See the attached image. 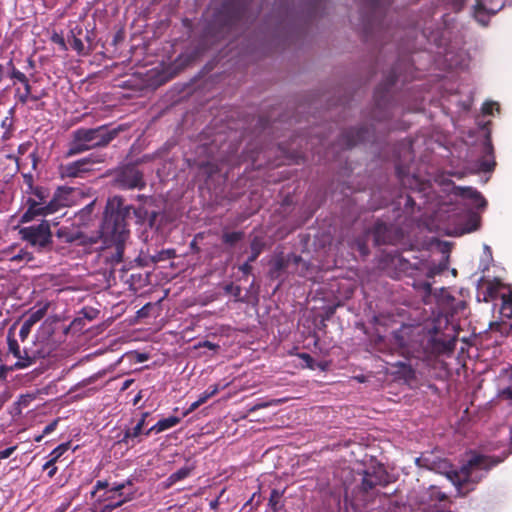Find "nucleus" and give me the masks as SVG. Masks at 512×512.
Masks as SVG:
<instances>
[{"label":"nucleus","instance_id":"f257e3e1","mask_svg":"<svg viewBox=\"0 0 512 512\" xmlns=\"http://www.w3.org/2000/svg\"><path fill=\"white\" fill-rule=\"evenodd\" d=\"M395 344L407 357L424 358L431 354L452 352L456 345V336L431 330L426 332L422 327L403 326L394 334Z\"/></svg>","mask_w":512,"mask_h":512},{"label":"nucleus","instance_id":"f03ea898","mask_svg":"<svg viewBox=\"0 0 512 512\" xmlns=\"http://www.w3.org/2000/svg\"><path fill=\"white\" fill-rule=\"evenodd\" d=\"M134 214L140 218V212L129 205H124L120 198H114L108 202L103 223L101 225V237L108 247H113V252L107 259L112 265L122 261L124 244L129 237L126 219Z\"/></svg>","mask_w":512,"mask_h":512},{"label":"nucleus","instance_id":"7ed1b4c3","mask_svg":"<svg viewBox=\"0 0 512 512\" xmlns=\"http://www.w3.org/2000/svg\"><path fill=\"white\" fill-rule=\"evenodd\" d=\"M420 467H426L429 470L445 472L451 482L457 487L459 493H466L472 488L470 484L478 483L497 462L491 458L471 453L459 471H446L448 464L446 461L436 462L430 459V456H421L416 460Z\"/></svg>","mask_w":512,"mask_h":512},{"label":"nucleus","instance_id":"20e7f679","mask_svg":"<svg viewBox=\"0 0 512 512\" xmlns=\"http://www.w3.org/2000/svg\"><path fill=\"white\" fill-rule=\"evenodd\" d=\"M451 34V28L447 25L435 30H431L430 27L423 29V36L439 49H443L438 53L443 55L444 62L449 69H465L469 64V56L465 50L451 42Z\"/></svg>","mask_w":512,"mask_h":512},{"label":"nucleus","instance_id":"39448f33","mask_svg":"<svg viewBox=\"0 0 512 512\" xmlns=\"http://www.w3.org/2000/svg\"><path fill=\"white\" fill-rule=\"evenodd\" d=\"M116 135V130H108L105 126L79 128L72 132V140L69 143L66 156L72 157L93 148L107 146Z\"/></svg>","mask_w":512,"mask_h":512},{"label":"nucleus","instance_id":"423d86ee","mask_svg":"<svg viewBox=\"0 0 512 512\" xmlns=\"http://www.w3.org/2000/svg\"><path fill=\"white\" fill-rule=\"evenodd\" d=\"M64 202L57 194L51 195L48 188L36 186L31 193L27 194V210L21 216V222H29L35 217L51 215L64 207Z\"/></svg>","mask_w":512,"mask_h":512},{"label":"nucleus","instance_id":"0eeeda50","mask_svg":"<svg viewBox=\"0 0 512 512\" xmlns=\"http://www.w3.org/2000/svg\"><path fill=\"white\" fill-rule=\"evenodd\" d=\"M19 235L38 252L45 251L52 245V233L47 221L20 228Z\"/></svg>","mask_w":512,"mask_h":512},{"label":"nucleus","instance_id":"6e6552de","mask_svg":"<svg viewBox=\"0 0 512 512\" xmlns=\"http://www.w3.org/2000/svg\"><path fill=\"white\" fill-rule=\"evenodd\" d=\"M104 162V157L98 154H90L71 163L62 164L59 174L62 178H83L93 170V165Z\"/></svg>","mask_w":512,"mask_h":512},{"label":"nucleus","instance_id":"1a4fd4ad","mask_svg":"<svg viewBox=\"0 0 512 512\" xmlns=\"http://www.w3.org/2000/svg\"><path fill=\"white\" fill-rule=\"evenodd\" d=\"M366 29L372 33L382 27V16L391 0H361Z\"/></svg>","mask_w":512,"mask_h":512},{"label":"nucleus","instance_id":"9d476101","mask_svg":"<svg viewBox=\"0 0 512 512\" xmlns=\"http://www.w3.org/2000/svg\"><path fill=\"white\" fill-rule=\"evenodd\" d=\"M9 352L17 358V361L12 365V369H25L36 363V360L45 357V353L40 351L29 352L26 349L21 350L16 339L10 335L7 338Z\"/></svg>","mask_w":512,"mask_h":512},{"label":"nucleus","instance_id":"9b49d317","mask_svg":"<svg viewBox=\"0 0 512 512\" xmlns=\"http://www.w3.org/2000/svg\"><path fill=\"white\" fill-rule=\"evenodd\" d=\"M115 182L120 188L123 189H141L145 185L143 174L134 164H128L121 167L116 172Z\"/></svg>","mask_w":512,"mask_h":512},{"label":"nucleus","instance_id":"f8f14e48","mask_svg":"<svg viewBox=\"0 0 512 512\" xmlns=\"http://www.w3.org/2000/svg\"><path fill=\"white\" fill-rule=\"evenodd\" d=\"M454 190L457 196H460L461 198L466 200L467 204L472 207L483 209L487 204L484 197L476 189H473L471 187L459 186L455 187Z\"/></svg>","mask_w":512,"mask_h":512},{"label":"nucleus","instance_id":"ddd939ff","mask_svg":"<svg viewBox=\"0 0 512 512\" xmlns=\"http://www.w3.org/2000/svg\"><path fill=\"white\" fill-rule=\"evenodd\" d=\"M399 75L395 70L387 77L385 82L381 84L375 91V103L377 109L381 110L388 105V90L398 80Z\"/></svg>","mask_w":512,"mask_h":512},{"label":"nucleus","instance_id":"4468645a","mask_svg":"<svg viewBox=\"0 0 512 512\" xmlns=\"http://www.w3.org/2000/svg\"><path fill=\"white\" fill-rule=\"evenodd\" d=\"M368 130L361 128H351L343 132L341 136V146L344 148H352L356 144L367 139Z\"/></svg>","mask_w":512,"mask_h":512},{"label":"nucleus","instance_id":"2eb2a0df","mask_svg":"<svg viewBox=\"0 0 512 512\" xmlns=\"http://www.w3.org/2000/svg\"><path fill=\"white\" fill-rule=\"evenodd\" d=\"M502 7L501 0H476L474 6V15L477 21L484 23L482 16L484 13L495 14Z\"/></svg>","mask_w":512,"mask_h":512},{"label":"nucleus","instance_id":"dca6fc26","mask_svg":"<svg viewBox=\"0 0 512 512\" xmlns=\"http://www.w3.org/2000/svg\"><path fill=\"white\" fill-rule=\"evenodd\" d=\"M46 312H47V307L44 306L35 311H32L29 314V316L23 322V324L20 328V331H19V336H20L21 340L24 341L28 337L29 333L31 332L32 327L45 316Z\"/></svg>","mask_w":512,"mask_h":512},{"label":"nucleus","instance_id":"f3484780","mask_svg":"<svg viewBox=\"0 0 512 512\" xmlns=\"http://www.w3.org/2000/svg\"><path fill=\"white\" fill-rule=\"evenodd\" d=\"M143 428L141 423H137L133 428H128L125 430L123 437L119 440V443L125 444L126 446L134 447L137 443L141 441L140 436L143 432Z\"/></svg>","mask_w":512,"mask_h":512},{"label":"nucleus","instance_id":"a211bd4d","mask_svg":"<svg viewBox=\"0 0 512 512\" xmlns=\"http://www.w3.org/2000/svg\"><path fill=\"white\" fill-rule=\"evenodd\" d=\"M180 422V418L176 416H170L168 418H164L159 420L155 425L145 431V435L149 436L151 433H161L166 431L174 426H176Z\"/></svg>","mask_w":512,"mask_h":512},{"label":"nucleus","instance_id":"6ab92c4d","mask_svg":"<svg viewBox=\"0 0 512 512\" xmlns=\"http://www.w3.org/2000/svg\"><path fill=\"white\" fill-rule=\"evenodd\" d=\"M383 482V474L381 473H369L366 472L362 479V490L368 492L377 485H381Z\"/></svg>","mask_w":512,"mask_h":512},{"label":"nucleus","instance_id":"aec40b11","mask_svg":"<svg viewBox=\"0 0 512 512\" xmlns=\"http://www.w3.org/2000/svg\"><path fill=\"white\" fill-rule=\"evenodd\" d=\"M398 177L403 186L411 189L425 190V183L421 182L417 177L404 175L402 170L398 169Z\"/></svg>","mask_w":512,"mask_h":512},{"label":"nucleus","instance_id":"412c9836","mask_svg":"<svg viewBox=\"0 0 512 512\" xmlns=\"http://www.w3.org/2000/svg\"><path fill=\"white\" fill-rule=\"evenodd\" d=\"M388 227L385 223H376L373 229L375 242L378 245L386 244L390 241L389 236L387 235Z\"/></svg>","mask_w":512,"mask_h":512},{"label":"nucleus","instance_id":"4be33fe9","mask_svg":"<svg viewBox=\"0 0 512 512\" xmlns=\"http://www.w3.org/2000/svg\"><path fill=\"white\" fill-rule=\"evenodd\" d=\"M68 448H69L68 443L60 444L59 446H57L50 453L51 459L44 464L43 469L46 470L48 467L53 466V464H55V462L63 455V453L68 450Z\"/></svg>","mask_w":512,"mask_h":512},{"label":"nucleus","instance_id":"5701e85b","mask_svg":"<svg viewBox=\"0 0 512 512\" xmlns=\"http://www.w3.org/2000/svg\"><path fill=\"white\" fill-rule=\"evenodd\" d=\"M6 73L13 80L18 82H26V75L16 69L12 60H9L6 64Z\"/></svg>","mask_w":512,"mask_h":512},{"label":"nucleus","instance_id":"b1692460","mask_svg":"<svg viewBox=\"0 0 512 512\" xmlns=\"http://www.w3.org/2000/svg\"><path fill=\"white\" fill-rule=\"evenodd\" d=\"M193 470V466H185L177 470L176 472L172 473L168 477V481L170 484H174L178 481H181L185 478H187Z\"/></svg>","mask_w":512,"mask_h":512},{"label":"nucleus","instance_id":"393cba45","mask_svg":"<svg viewBox=\"0 0 512 512\" xmlns=\"http://www.w3.org/2000/svg\"><path fill=\"white\" fill-rule=\"evenodd\" d=\"M134 497H135V492H130L129 494H127L125 496V498L120 499L119 503H108V504L104 505L100 512H112L113 510L121 507L126 502L133 500Z\"/></svg>","mask_w":512,"mask_h":512},{"label":"nucleus","instance_id":"a878e982","mask_svg":"<svg viewBox=\"0 0 512 512\" xmlns=\"http://www.w3.org/2000/svg\"><path fill=\"white\" fill-rule=\"evenodd\" d=\"M244 237V233L241 231H235V232H225L222 236V240L224 243L229 245H234L238 241L242 240Z\"/></svg>","mask_w":512,"mask_h":512},{"label":"nucleus","instance_id":"bb28decb","mask_svg":"<svg viewBox=\"0 0 512 512\" xmlns=\"http://www.w3.org/2000/svg\"><path fill=\"white\" fill-rule=\"evenodd\" d=\"M132 485V482L131 480H127L123 483H119V484H115L113 485L109 492H115V493H118V496L120 497V499H123L125 498V496L127 494H129L131 491L129 492H125L124 490L126 489L127 486H131Z\"/></svg>","mask_w":512,"mask_h":512},{"label":"nucleus","instance_id":"cd10ccee","mask_svg":"<svg viewBox=\"0 0 512 512\" xmlns=\"http://www.w3.org/2000/svg\"><path fill=\"white\" fill-rule=\"evenodd\" d=\"M280 498H281V493L278 490L273 489L271 491L270 498H269V506L275 512L279 511L280 508L282 507V505L280 504Z\"/></svg>","mask_w":512,"mask_h":512},{"label":"nucleus","instance_id":"c85d7f7f","mask_svg":"<svg viewBox=\"0 0 512 512\" xmlns=\"http://www.w3.org/2000/svg\"><path fill=\"white\" fill-rule=\"evenodd\" d=\"M219 391L218 385L210 386L206 391H204L198 398V400L204 404L209 398L213 397Z\"/></svg>","mask_w":512,"mask_h":512},{"label":"nucleus","instance_id":"c756f323","mask_svg":"<svg viewBox=\"0 0 512 512\" xmlns=\"http://www.w3.org/2000/svg\"><path fill=\"white\" fill-rule=\"evenodd\" d=\"M261 244L254 239L251 243V255L248 257L249 262H254L261 253Z\"/></svg>","mask_w":512,"mask_h":512},{"label":"nucleus","instance_id":"7c9ffc66","mask_svg":"<svg viewBox=\"0 0 512 512\" xmlns=\"http://www.w3.org/2000/svg\"><path fill=\"white\" fill-rule=\"evenodd\" d=\"M448 267L447 261L443 260L438 265H433L429 268L428 276L433 277L434 275L440 274Z\"/></svg>","mask_w":512,"mask_h":512},{"label":"nucleus","instance_id":"2f4dec72","mask_svg":"<svg viewBox=\"0 0 512 512\" xmlns=\"http://www.w3.org/2000/svg\"><path fill=\"white\" fill-rule=\"evenodd\" d=\"M34 259L32 253L21 250L17 255L12 257V261H25L26 263L31 262Z\"/></svg>","mask_w":512,"mask_h":512},{"label":"nucleus","instance_id":"473e14b6","mask_svg":"<svg viewBox=\"0 0 512 512\" xmlns=\"http://www.w3.org/2000/svg\"><path fill=\"white\" fill-rule=\"evenodd\" d=\"M21 83L24 85V93L19 96V101L25 104L31 95V85L29 84L28 78H26V82Z\"/></svg>","mask_w":512,"mask_h":512},{"label":"nucleus","instance_id":"72a5a7b5","mask_svg":"<svg viewBox=\"0 0 512 512\" xmlns=\"http://www.w3.org/2000/svg\"><path fill=\"white\" fill-rule=\"evenodd\" d=\"M174 257H175L174 250L168 249V250H163V251L159 252L157 256L153 257V261L159 262V261L171 259Z\"/></svg>","mask_w":512,"mask_h":512},{"label":"nucleus","instance_id":"f704fd0d","mask_svg":"<svg viewBox=\"0 0 512 512\" xmlns=\"http://www.w3.org/2000/svg\"><path fill=\"white\" fill-rule=\"evenodd\" d=\"M447 6H449L453 11H459L462 9L466 0H443Z\"/></svg>","mask_w":512,"mask_h":512},{"label":"nucleus","instance_id":"c9c22d12","mask_svg":"<svg viewBox=\"0 0 512 512\" xmlns=\"http://www.w3.org/2000/svg\"><path fill=\"white\" fill-rule=\"evenodd\" d=\"M494 166H495V161L494 160H487V159H482L480 161V170L483 171V172H490L494 169Z\"/></svg>","mask_w":512,"mask_h":512},{"label":"nucleus","instance_id":"e433bc0d","mask_svg":"<svg viewBox=\"0 0 512 512\" xmlns=\"http://www.w3.org/2000/svg\"><path fill=\"white\" fill-rule=\"evenodd\" d=\"M24 182L26 184L25 194H29L36 188V186H33V177L30 174L24 175Z\"/></svg>","mask_w":512,"mask_h":512},{"label":"nucleus","instance_id":"4c0bfd02","mask_svg":"<svg viewBox=\"0 0 512 512\" xmlns=\"http://www.w3.org/2000/svg\"><path fill=\"white\" fill-rule=\"evenodd\" d=\"M224 289L226 293L232 294L236 298L241 294V288L239 286H235L232 283L226 285Z\"/></svg>","mask_w":512,"mask_h":512},{"label":"nucleus","instance_id":"58836bf2","mask_svg":"<svg viewBox=\"0 0 512 512\" xmlns=\"http://www.w3.org/2000/svg\"><path fill=\"white\" fill-rule=\"evenodd\" d=\"M278 403V401H270V402H261V403H257L255 405H253L250 409H249V412H255L259 409H262V408H266V407H269L271 405H274Z\"/></svg>","mask_w":512,"mask_h":512},{"label":"nucleus","instance_id":"ea45409f","mask_svg":"<svg viewBox=\"0 0 512 512\" xmlns=\"http://www.w3.org/2000/svg\"><path fill=\"white\" fill-rule=\"evenodd\" d=\"M71 46L73 47L74 50H76L79 53H81L84 50L83 42L81 41V39H79L75 36H73Z\"/></svg>","mask_w":512,"mask_h":512},{"label":"nucleus","instance_id":"a19ab883","mask_svg":"<svg viewBox=\"0 0 512 512\" xmlns=\"http://www.w3.org/2000/svg\"><path fill=\"white\" fill-rule=\"evenodd\" d=\"M16 449H17V446H12L5 450L0 451V460L2 461L4 459L10 457Z\"/></svg>","mask_w":512,"mask_h":512},{"label":"nucleus","instance_id":"79ce46f5","mask_svg":"<svg viewBox=\"0 0 512 512\" xmlns=\"http://www.w3.org/2000/svg\"><path fill=\"white\" fill-rule=\"evenodd\" d=\"M58 422H59V419H55L50 424H48L43 430V435H48V434L52 433L56 429Z\"/></svg>","mask_w":512,"mask_h":512},{"label":"nucleus","instance_id":"37998d69","mask_svg":"<svg viewBox=\"0 0 512 512\" xmlns=\"http://www.w3.org/2000/svg\"><path fill=\"white\" fill-rule=\"evenodd\" d=\"M197 347L208 348L210 350H217L219 348V345L206 340V341L200 342Z\"/></svg>","mask_w":512,"mask_h":512},{"label":"nucleus","instance_id":"c03bdc74","mask_svg":"<svg viewBox=\"0 0 512 512\" xmlns=\"http://www.w3.org/2000/svg\"><path fill=\"white\" fill-rule=\"evenodd\" d=\"M251 263H252V262H249V259H248L245 263H243V264L239 267V270H240L243 274H245V275L250 274V273H251V271H252Z\"/></svg>","mask_w":512,"mask_h":512},{"label":"nucleus","instance_id":"a18cd8bd","mask_svg":"<svg viewBox=\"0 0 512 512\" xmlns=\"http://www.w3.org/2000/svg\"><path fill=\"white\" fill-rule=\"evenodd\" d=\"M494 106H497L496 102H486L483 105V108H482L483 113L487 114V115H491L492 114V109H493Z\"/></svg>","mask_w":512,"mask_h":512},{"label":"nucleus","instance_id":"49530a36","mask_svg":"<svg viewBox=\"0 0 512 512\" xmlns=\"http://www.w3.org/2000/svg\"><path fill=\"white\" fill-rule=\"evenodd\" d=\"M33 399L34 396L31 394L21 395L19 403L23 406H28Z\"/></svg>","mask_w":512,"mask_h":512},{"label":"nucleus","instance_id":"de8ad7c7","mask_svg":"<svg viewBox=\"0 0 512 512\" xmlns=\"http://www.w3.org/2000/svg\"><path fill=\"white\" fill-rule=\"evenodd\" d=\"M109 486V483L107 481H97L94 487V491L92 492V495L96 493L98 490L105 489Z\"/></svg>","mask_w":512,"mask_h":512},{"label":"nucleus","instance_id":"09e8293b","mask_svg":"<svg viewBox=\"0 0 512 512\" xmlns=\"http://www.w3.org/2000/svg\"><path fill=\"white\" fill-rule=\"evenodd\" d=\"M15 369H12V365L11 366H6V365H0V378H5L6 377V374L9 372V371H14Z\"/></svg>","mask_w":512,"mask_h":512},{"label":"nucleus","instance_id":"8fccbe9b","mask_svg":"<svg viewBox=\"0 0 512 512\" xmlns=\"http://www.w3.org/2000/svg\"><path fill=\"white\" fill-rule=\"evenodd\" d=\"M95 206V201L89 203L88 205H86L82 210H81V213L82 214H85V215H89L92 213L93 211V208Z\"/></svg>","mask_w":512,"mask_h":512},{"label":"nucleus","instance_id":"3c124183","mask_svg":"<svg viewBox=\"0 0 512 512\" xmlns=\"http://www.w3.org/2000/svg\"><path fill=\"white\" fill-rule=\"evenodd\" d=\"M484 150L487 155L493 154V147L489 140H486L485 145H484Z\"/></svg>","mask_w":512,"mask_h":512},{"label":"nucleus","instance_id":"603ef678","mask_svg":"<svg viewBox=\"0 0 512 512\" xmlns=\"http://www.w3.org/2000/svg\"><path fill=\"white\" fill-rule=\"evenodd\" d=\"M240 18H241V13H240V12H237L233 17H231V18L229 19V22H228V24H227V25H229V26L234 25V24H235V22H236L237 20H239Z\"/></svg>","mask_w":512,"mask_h":512},{"label":"nucleus","instance_id":"864d4df0","mask_svg":"<svg viewBox=\"0 0 512 512\" xmlns=\"http://www.w3.org/2000/svg\"><path fill=\"white\" fill-rule=\"evenodd\" d=\"M300 357H301L303 360H305V362H306L309 366H311V363L313 362V359H312V357H311L309 354H307V353H303V354H301V355H300Z\"/></svg>","mask_w":512,"mask_h":512},{"label":"nucleus","instance_id":"5fc2aeb1","mask_svg":"<svg viewBox=\"0 0 512 512\" xmlns=\"http://www.w3.org/2000/svg\"><path fill=\"white\" fill-rule=\"evenodd\" d=\"M404 200H405L406 207H412L414 205V201L410 195H406Z\"/></svg>","mask_w":512,"mask_h":512},{"label":"nucleus","instance_id":"6e6d98bb","mask_svg":"<svg viewBox=\"0 0 512 512\" xmlns=\"http://www.w3.org/2000/svg\"><path fill=\"white\" fill-rule=\"evenodd\" d=\"M201 405H202V403H201L199 400H196L195 402H193V403L190 405V407H189V409H188V412H192V411L196 410V409H197L199 406H201Z\"/></svg>","mask_w":512,"mask_h":512},{"label":"nucleus","instance_id":"4d7b16f0","mask_svg":"<svg viewBox=\"0 0 512 512\" xmlns=\"http://www.w3.org/2000/svg\"><path fill=\"white\" fill-rule=\"evenodd\" d=\"M473 221V226L467 229V232L474 231L478 228V219L476 217H473L471 219Z\"/></svg>","mask_w":512,"mask_h":512},{"label":"nucleus","instance_id":"13d9d810","mask_svg":"<svg viewBox=\"0 0 512 512\" xmlns=\"http://www.w3.org/2000/svg\"><path fill=\"white\" fill-rule=\"evenodd\" d=\"M276 270H281L284 268V261L282 259H279L274 264Z\"/></svg>","mask_w":512,"mask_h":512},{"label":"nucleus","instance_id":"bf43d9fd","mask_svg":"<svg viewBox=\"0 0 512 512\" xmlns=\"http://www.w3.org/2000/svg\"><path fill=\"white\" fill-rule=\"evenodd\" d=\"M47 469L49 470V471H48V476H49L50 478H52V477L56 474V472H57V467H55L54 465H53V466L48 467Z\"/></svg>","mask_w":512,"mask_h":512},{"label":"nucleus","instance_id":"052dcab7","mask_svg":"<svg viewBox=\"0 0 512 512\" xmlns=\"http://www.w3.org/2000/svg\"><path fill=\"white\" fill-rule=\"evenodd\" d=\"M149 416V413L148 412H144L142 413L141 415V419L137 422V423H141L142 424V427L145 426V422H146V418Z\"/></svg>","mask_w":512,"mask_h":512},{"label":"nucleus","instance_id":"680f3d73","mask_svg":"<svg viewBox=\"0 0 512 512\" xmlns=\"http://www.w3.org/2000/svg\"><path fill=\"white\" fill-rule=\"evenodd\" d=\"M5 75H6V67L3 66L2 64H0V83L4 79Z\"/></svg>","mask_w":512,"mask_h":512},{"label":"nucleus","instance_id":"e2e57ef3","mask_svg":"<svg viewBox=\"0 0 512 512\" xmlns=\"http://www.w3.org/2000/svg\"><path fill=\"white\" fill-rule=\"evenodd\" d=\"M359 250L361 251L362 254L367 253V247L365 246V244L359 243Z\"/></svg>","mask_w":512,"mask_h":512},{"label":"nucleus","instance_id":"0e129e2a","mask_svg":"<svg viewBox=\"0 0 512 512\" xmlns=\"http://www.w3.org/2000/svg\"><path fill=\"white\" fill-rule=\"evenodd\" d=\"M437 498L439 501H443L446 499V495L444 493L437 491Z\"/></svg>","mask_w":512,"mask_h":512},{"label":"nucleus","instance_id":"69168bd1","mask_svg":"<svg viewBox=\"0 0 512 512\" xmlns=\"http://www.w3.org/2000/svg\"><path fill=\"white\" fill-rule=\"evenodd\" d=\"M11 125V121L8 119V118H5L3 121H2V126L3 127H9Z\"/></svg>","mask_w":512,"mask_h":512},{"label":"nucleus","instance_id":"338daca9","mask_svg":"<svg viewBox=\"0 0 512 512\" xmlns=\"http://www.w3.org/2000/svg\"><path fill=\"white\" fill-rule=\"evenodd\" d=\"M44 436H45V435H43V433H42V434H40V435L36 436V437L34 438V440H35L36 442H40V441L43 439V437H44Z\"/></svg>","mask_w":512,"mask_h":512},{"label":"nucleus","instance_id":"774afa93","mask_svg":"<svg viewBox=\"0 0 512 512\" xmlns=\"http://www.w3.org/2000/svg\"><path fill=\"white\" fill-rule=\"evenodd\" d=\"M27 63H28V66H29L30 68H34V62H33V60H32L31 58H29V59L27 60Z\"/></svg>","mask_w":512,"mask_h":512}]
</instances>
